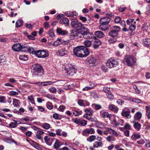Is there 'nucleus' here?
Returning a JSON list of instances; mask_svg holds the SVG:
<instances>
[{
  "label": "nucleus",
  "instance_id": "21",
  "mask_svg": "<svg viewBox=\"0 0 150 150\" xmlns=\"http://www.w3.org/2000/svg\"><path fill=\"white\" fill-rule=\"evenodd\" d=\"M95 36L99 38H102L105 35L104 33L100 31H97L94 33Z\"/></svg>",
  "mask_w": 150,
  "mask_h": 150
},
{
  "label": "nucleus",
  "instance_id": "25",
  "mask_svg": "<svg viewBox=\"0 0 150 150\" xmlns=\"http://www.w3.org/2000/svg\"><path fill=\"white\" fill-rule=\"evenodd\" d=\"M134 123V127L135 129L137 131H139L141 128V125L138 122H135L134 121L133 122Z\"/></svg>",
  "mask_w": 150,
  "mask_h": 150
},
{
  "label": "nucleus",
  "instance_id": "19",
  "mask_svg": "<svg viewBox=\"0 0 150 150\" xmlns=\"http://www.w3.org/2000/svg\"><path fill=\"white\" fill-rule=\"evenodd\" d=\"M101 116L103 118H109L110 119V115L107 112L101 111L100 112Z\"/></svg>",
  "mask_w": 150,
  "mask_h": 150
},
{
  "label": "nucleus",
  "instance_id": "51",
  "mask_svg": "<svg viewBox=\"0 0 150 150\" xmlns=\"http://www.w3.org/2000/svg\"><path fill=\"white\" fill-rule=\"evenodd\" d=\"M121 19L120 17H117L115 19V22L116 23H119L121 21Z\"/></svg>",
  "mask_w": 150,
  "mask_h": 150
},
{
  "label": "nucleus",
  "instance_id": "61",
  "mask_svg": "<svg viewBox=\"0 0 150 150\" xmlns=\"http://www.w3.org/2000/svg\"><path fill=\"white\" fill-rule=\"evenodd\" d=\"M10 93L11 95L13 96L18 94V93L17 92L15 91H11L10 92Z\"/></svg>",
  "mask_w": 150,
  "mask_h": 150
},
{
  "label": "nucleus",
  "instance_id": "56",
  "mask_svg": "<svg viewBox=\"0 0 150 150\" xmlns=\"http://www.w3.org/2000/svg\"><path fill=\"white\" fill-rule=\"evenodd\" d=\"M6 97L4 96H0V103H5Z\"/></svg>",
  "mask_w": 150,
  "mask_h": 150
},
{
  "label": "nucleus",
  "instance_id": "18",
  "mask_svg": "<svg viewBox=\"0 0 150 150\" xmlns=\"http://www.w3.org/2000/svg\"><path fill=\"white\" fill-rule=\"evenodd\" d=\"M62 145L61 142L58 140L56 139L54 145V148L57 150H60L59 149V147Z\"/></svg>",
  "mask_w": 150,
  "mask_h": 150
},
{
  "label": "nucleus",
  "instance_id": "59",
  "mask_svg": "<svg viewBox=\"0 0 150 150\" xmlns=\"http://www.w3.org/2000/svg\"><path fill=\"white\" fill-rule=\"evenodd\" d=\"M137 143L138 144H143L144 143L145 141L144 139H142L139 140L137 141Z\"/></svg>",
  "mask_w": 150,
  "mask_h": 150
},
{
  "label": "nucleus",
  "instance_id": "53",
  "mask_svg": "<svg viewBox=\"0 0 150 150\" xmlns=\"http://www.w3.org/2000/svg\"><path fill=\"white\" fill-rule=\"evenodd\" d=\"M79 19L81 20L84 23H85L87 21V18L85 17L80 16L79 17Z\"/></svg>",
  "mask_w": 150,
  "mask_h": 150
},
{
  "label": "nucleus",
  "instance_id": "55",
  "mask_svg": "<svg viewBox=\"0 0 150 150\" xmlns=\"http://www.w3.org/2000/svg\"><path fill=\"white\" fill-rule=\"evenodd\" d=\"M78 104L81 106H84L85 105L83 101L82 100H78Z\"/></svg>",
  "mask_w": 150,
  "mask_h": 150
},
{
  "label": "nucleus",
  "instance_id": "45",
  "mask_svg": "<svg viewBox=\"0 0 150 150\" xmlns=\"http://www.w3.org/2000/svg\"><path fill=\"white\" fill-rule=\"evenodd\" d=\"M83 117L91 122H92L93 121V119L91 117L90 115L86 114L83 116Z\"/></svg>",
  "mask_w": 150,
  "mask_h": 150
},
{
  "label": "nucleus",
  "instance_id": "8",
  "mask_svg": "<svg viewBox=\"0 0 150 150\" xmlns=\"http://www.w3.org/2000/svg\"><path fill=\"white\" fill-rule=\"evenodd\" d=\"M36 56L39 58H45L49 56V54L47 51L40 50L37 51Z\"/></svg>",
  "mask_w": 150,
  "mask_h": 150
},
{
  "label": "nucleus",
  "instance_id": "29",
  "mask_svg": "<svg viewBox=\"0 0 150 150\" xmlns=\"http://www.w3.org/2000/svg\"><path fill=\"white\" fill-rule=\"evenodd\" d=\"M109 109L112 111L117 112L118 111V108H116L114 105H109Z\"/></svg>",
  "mask_w": 150,
  "mask_h": 150
},
{
  "label": "nucleus",
  "instance_id": "15",
  "mask_svg": "<svg viewBox=\"0 0 150 150\" xmlns=\"http://www.w3.org/2000/svg\"><path fill=\"white\" fill-rule=\"evenodd\" d=\"M143 45L147 47H150V39L145 38L142 40Z\"/></svg>",
  "mask_w": 150,
  "mask_h": 150
},
{
  "label": "nucleus",
  "instance_id": "62",
  "mask_svg": "<svg viewBox=\"0 0 150 150\" xmlns=\"http://www.w3.org/2000/svg\"><path fill=\"white\" fill-rule=\"evenodd\" d=\"M113 122L115 126H118L120 125V123L118 122H117L115 119H113Z\"/></svg>",
  "mask_w": 150,
  "mask_h": 150
},
{
  "label": "nucleus",
  "instance_id": "17",
  "mask_svg": "<svg viewBox=\"0 0 150 150\" xmlns=\"http://www.w3.org/2000/svg\"><path fill=\"white\" fill-rule=\"evenodd\" d=\"M134 117L135 121L139 120L142 117V113L140 112H138L135 114Z\"/></svg>",
  "mask_w": 150,
  "mask_h": 150
},
{
  "label": "nucleus",
  "instance_id": "52",
  "mask_svg": "<svg viewBox=\"0 0 150 150\" xmlns=\"http://www.w3.org/2000/svg\"><path fill=\"white\" fill-rule=\"evenodd\" d=\"M49 90L51 92L55 93L56 92L57 89L55 88L52 87L49 89Z\"/></svg>",
  "mask_w": 150,
  "mask_h": 150
},
{
  "label": "nucleus",
  "instance_id": "16",
  "mask_svg": "<svg viewBox=\"0 0 150 150\" xmlns=\"http://www.w3.org/2000/svg\"><path fill=\"white\" fill-rule=\"evenodd\" d=\"M29 143L35 148L39 150H41L42 148L41 146H40L38 144L36 143L33 140H30L29 142Z\"/></svg>",
  "mask_w": 150,
  "mask_h": 150
},
{
  "label": "nucleus",
  "instance_id": "22",
  "mask_svg": "<svg viewBox=\"0 0 150 150\" xmlns=\"http://www.w3.org/2000/svg\"><path fill=\"white\" fill-rule=\"evenodd\" d=\"M101 44V41L98 40H96L94 42L93 44V47L96 49Z\"/></svg>",
  "mask_w": 150,
  "mask_h": 150
},
{
  "label": "nucleus",
  "instance_id": "60",
  "mask_svg": "<svg viewBox=\"0 0 150 150\" xmlns=\"http://www.w3.org/2000/svg\"><path fill=\"white\" fill-rule=\"evenodd\" d=\"M87 122L85 120H81V121L80 125L82 126H85L87 124Z\"/></svg>",
  "mask_w": 150,
  "mask_h": 150
},
{
  "label": "nucleus",
  "instance_id": "9",
  "mask_svg": "<svg viewBox=\"0 0 150 150\" xmlns=\"http://www.w3.org/2000/svg\"><path fill=\"white\" fill-rule=\"evenodd\" d=\"M71 19L73 20V21H71V25L72 27L74 28H80L83 27H84V24H82L79 22H78L77 20L74 18V19L71 18Z\"/></svg>",
  "mask_w": 150,
  "mask_h": 150
},
{
  "label": "nucleus",
  "instance_id": "42",
  "mask_svg": "<svg viewBox=\"0 0 150 150\" xmlns=\"http://www.w3.org/2000/svg\"><path fill=\"white\" fill-rule=\"evenodd\" d=\"M42 127L44 129H47L50 128V125L48 123H45L42 125Z\"/></svg>",
  "mask_w": 150,
  "mask_h": 150
},
{
  "label": "nucleus",
  "instance_id": "34",
  "mask_svg": "<svg viewBox=\"0 0 150 150\" xmlns=\"http://www.w3.org/2000/svg\"><path fill=\"white\" fill-rule=\"evenodd\" d=\"M141 138V135L139 134L134 133L131 137L132 139H139Z\"/></svg>",
  "mask_w": 150,
  "mask_h": 150
},
{
  "label": "nucleus",
  "instance_id": "13",
  "mask_svg": "<svg viewBox=\"0 0 150 150\" xmlns=\"http://www.w3.org/2000/svg\"><path fill=\"white\" fill-rule=\"evenodd\" d=\"M110 21V18L108 17H103L101 18L100 20V24L103 25L105 24L108 25V23Z\"/></svg>",
  "mask_w": 150,
  "mask_h": 150
},
{
  "label": "nucleus",
  "instance_id": "3",
  "mask_svg": "<svg viewBox=\"0 0 150 150\" xmlns=\"http://www.w3.org/2000/svg\"><path fill=\"white\" fill-rule=\"evenodd\" d=\"M43 71L42 67L40 64H36L33 70V76L35 77L41 76L43 74Z\"/></svg>",
  "mask_w": 150,
  "mask_h": 150
},
{
  "label": "nucleus",
  "instance_id": "50",
  "mask_svg": "<svg viewBox=\"0 0 150 150\" xmlns=\"http://www.w3.org/2000/svg\"><path fill=\"white\" fill-rule=\"evenodd\" d=\"M9 125L10 127L13 128L16 127L17 125L16 123L13 122H11L9 124Z\"/></svg>",
  "mask_w": 150,
  "mask_h": 150
},
{
  "label": "nucleus",
  "instance_id": "28",
  "mask_svg": "<svg viewBox=\"0 0 150 150\" xmlns=\"http://www.w3.org/2000/svg\"><path fill=\"white\" fill-rule=\"evenodd\" d=\"M62 43V39L61 38H58L57 39V40L54 42L53 45L54 46H57Z\"/></svg>",
  "mask_w": 150,
  "mask_h": 150
},
{
  "label": "nucleus",
  "instance_id": "39",
  "mask_svg": "<svg viewBox=\"0 0 150 150\" xmlns=\"http://www.w3.org/2000/svg\"><path fill=\"white\" fill-rule=\"evenodd\" d=\"M82 113V111L81 110L79 111H78L77 110H75L73 112V114L74 116H78L81 114Z\"/></svg>",
  "mask_w": 150,
  "mask_h": 150
},
{
  "label": "nucleus",
  "instance_id": "23",
  "mask_svg": "<svg viewBox=\"0 0 150 150\" xmlns=\"http://www.w3.org/2000/svg\"><path fill=\"white\" fill-rule=\"evenodd\" d=\"M103 25L102 24H100V26H99V29L105 31L107 30L109 28V25H106L105 24Z\"/></svg>",
  "mask_w": 150,
  "mask_h": 150
},
{
  "label": "nucleus",
  "instance_id": "35",
  "mask_svg": "<svg viewBox=\"0 0 150 150\" xmlns=\"http://www.w3.org/2000/svg\"><path fill=\"white\" fill-rule=\"evenodd\" d=\"M20 104V102L18 100L16 99H13V105L14 107H17L18 106H19Z\"/></svg>",
  "mask_w": 150,
  "mask_h": 150
},
{
  "label": "nucleus",
  "instance_id": "5",
  "mask_svg": "<svg viewBox=\"0 0 150 150\" xmlns=\"http://www.w3.org/2000/svg\"><path fill=\"white\" fill-rule=\"evenodd\" d=\"M124 62H126L128 66L132 67L134 65L136 62V60L132 56L127 55L124 59Z\"/></svg>",
  "mask_w": 150,
  "mask_h": 150
},
{
  "label": "nucleus",
  "instance_id": "14",
  "mask_svg": "<svg viewBox=\"0 0 150 150\" xmlns=\"http://www.w3.org/2000/svg\"><path fill=\"white\" fill-rule=\"evenodd\" d=\"M122 115L126 117L127 119L130 118L131 115L130 114V111L128 110H126L125 109H123L121 112Z\"/></svg>",
  "mask_w": 150,
  "mask_h": 150
},
{
  "label": "nucleus",
  "instance_id": "31",
  "mask_svg": "<svg viewBox=\"0 0 150 150\" xmlns=\"http://www.w3.org/2000/svg\"><path fill=\"white\" fill-rule=\"evenodd\" d=\"M23 21L22 20H18L16 23V27H20L23 24Z\"/></svg>",
  "mask_w": 150,
  "mask_h": 150
},
{
  "label": "nucleus",
  "instance_id": "54",
  "mask_svg": "<svg viewBox=\"0 0 150 150\" xmlns=\"http://www.w3.org/2000/svg\"><path fill=\"white\" fill-rule=\"evenodd\" d=\"M48 34L49 36L52 38H53L54 36V35L53 30H51L49 31Z\"/></svg>",
  "mask_w": 150,
  "mask_h": 150
},
{
  "label": "nucleus",
  "instance_id": "6",
  "mask_svg": "<svg viewBox=\"0 0 150 150\" xmlns=\"http://www.w3.org/2000/svg\"><path fill=\"white\" fill-rule=\"evenodd\" d=\"M118 60L111 58L108 59L106 63V65L109 68H112L115 67L118 64Z\"/></svg>",
  "mask_w": 150,
  "mask_h": 150
},
{
  "label": "nucleus",
  "instance_id": "47",
  "mask_svg": "<svg viewBox=\"0 0 150 150\" xmlns=\"http://www.w3.org/2000/svg\"><path fill=\"white\" fill-rule=\"evenodd\" d=\"M6 60V58L4 55L0 56V62L3 63L5 62Z\"/></svg>",
  "mask_w": 150,
  "mask_h": 150
},
{
  "label": "nucleus",
  "instance_id": "7",
  "mask_svg": "<svg viewBox=\"0 0 150 150\" xmlns=\"http://www.w3.org/2000/svg\"><path fill=\"white\" fill-rule=\"evenodd\" d=\"M110 31L109 32V35L112 37H115L118 34V32L120 30V28L118 26H112L110 28Z\"/></svg>",
  "mask_w": 150,
  "mask_h": 150
},
{
  "label": "nucleus",
  "instance_id": "12",
  "mask_svg": "<svg viewBox=\"0 0 150 150\" xmlns=\"http://www.w3.org/2000/svg\"><path fill=\"white\" fill-rule=\"evenodd\" d=\"M82 133L83 135L85 136L87 134H94L95 131L94 129L91 128L84 129L82 131Z\"/></svg>",
  "mask_w": 150,
  "mask_h": 150
},
{
  "label": "nucleus",
  "instance_id": "32",
  "mask_svg": "<svg viewBox=\"0 0 150 150\" xmlns=\"http://www.w3.org/2000/svg\"><path fill=\"white\" fill-rule=\"evenodd\" d=\"M102 143L101 142H96L93 145V146L94 148H97L98 147H100L102 146Z\"/></svg>",
  "mask_w": 150,
  "mask_h": 150
},
{
  "label": "nucleus",
  "instance_id": "63",
  "mask_svg": "<svg viewBox=\"0 0 150 150\" xmlns=\"http://www.w3.org/2000/svg\"><path fill=\"white\" fill-rule=\"evenodd\" d=\"M144 126L146 127V129H148L150 128V124L148 122H146L144 124Z\"/></svg>",
  "mask_w": 150,
  "mask_h": 150
},
{
  "label": "nucleus",
  "instance_id": "27",
  "mask_svg": "<svg viewBox=\"0 0 150 150\" xmlns=\"http://www.w3.org/2000/svg\"><path fill=\"white\" fill-rule=\"evenodd\" d=\"M69 21V20L67 18H64L63 19H61L59 22L60 23L62 24H67L68 23Z\"/></svg>",
  "mask_w": 150,
  "mask_h": 150
},
{
  "label": "nucleus",
  "instance_id": "11",
  "mask_svg": "<svg viewBox=\"0 0 150 150\" xmlns=\"http://www.w3.org/2000/svg\"><path fill=\"white\" fill-rule=\"evenodd\" d=\"M25 44L21 45L19 43H16L12 47V48L15 52H18L21 51L23 52L22 49L23 46H25Z\"/></svg>",
  "mask_w": 150,
  "mask_h": 150
},
{
  "label": "nucleus",
  "instance_id": "57",
  "mask_svg": "<svg viewBox=\"0 0 150 150\" xmlns=\"http://www.w3.org/2000/svg\"><path fill=\"white\" fill-rule=\"evenodd\" d=\"M125 129H129L131 128V126L129 124L126 123L124 126Z\"/></svg>",
  "mask_w": 150,
  "mask_h": 150
},
{
  "label": "nucleus",
  "instance_id": "46",
  "mask_svg": "<svg viewBox=\"0 0 150 150\" xmlns=\"http://www.w3.org/2000/svg\"><path fill=\"white\" fill-rule=\"evenodd\" d=\"M72 13L70 11H67L65 13V15L67 17H70L72 18Z\"/></svg>",
  "mask_w": 150,
  "mask_h": 150
},
{
  "label": "nucleus",
  "instance_id": "36",
  "mask_svg": "<svg viewBox=\"0 0 150 150\" xmlns=\"http://www.w3.org/2000/svg\"><path fill=\"white\" fill-rule=\"evenodd\" d=\"M96 139V137L95 135H91L87 138V140L91 142Z\"/></svg>",
  "mask_w": 150,
  "mask_h": 150
},
{
  "label": "nucleus",
  "instance_id": "2",
  "mask_svg": "<svg viewBox=\"0 0 150 150\" xmlns=\"http://www.w3.org/2000/svg\"><path fill=\"white\" fill-rule=\"evenodd\" d=\"M73 51L75 55L81 58L87 57L89 53L88 49L84 46L77 47L73 49Z\"/></svg>",
  "mask_w": 150,
  "mask_h": 150
},
{
  "label": "nucleus",
  "instance_id": "30",
  "mask_svg": "<svg viewBox=\"0 0 150 150\" xmlns=\"http://www.w3.org/2000/svg\"><path fill=\"white\" fill-rule=\"evenodd\" d=\"M85 111L86 112V115L90 116H92L93 112V110L90 109H86Z\"/></svg>",
  "mask_w": 150,
  "mask_h": 150
},
{
  "label": "nucleus",
  "instance_id": "49",
  "mask_svg": "<svg viewBox=\"0 0 150 150\" xmlns=\"http://www.w3.org/2000/svg\"><path fill=\"white\" fill-rule=\"evenodd\" d=\"M136 26L134 25H131L129 28V30L131 31H133L136 29Z\"/></svg>",
  "mask_w": 150,
  "mask_h": 150
},
{
  "label": "nucleus",
  "instance_id": "41",
  "mask_svg": "<svg viewBox=\"0 0 150 150\" xmlns=\"http://www.w3.org/2000/svg\"><path fill=\"white\" fill-rule=\"evenodd\" d=\"M106 95L107 97L110 100H113L114 99V96L110 91V93L106 94Z\"/></svg>",
  "mask_w": 150,
  "mask_h": 150
},
{
  "label": "nucleus",
  "instance_id": "64",
  "mask_svg": "<svg viewBox=\"0 0 150 150\" xmlns=\"http://www.w3.org/2000/svg\"><path fill=\"white\" fill-rule=\"evenodd\" d=\"M65 107L64 106H60L58 109V110L60 111H63Z\"/></svg>",
  "mask_w": 150,
  "mask_h": 150
},
{
  "label": "nucleus",
  "instance_id": "33",
  "mask_svg": "<svg viewBox=\"0 0 150 150\" xmlns=\"http://www.w3.org/2000/svg\"><path fill=\"white\" fill-rule=\"evenodd\" d=\"M92 106L93 108L97 110H99L102 108V106L100 105L95 103L93 104Z\"/></svg>",
  "mask_w": 150,
  "mask_h": 150
},
{
  "label": "nucleus",
  "instance_id": "58",
  "mask_svg": "<svg viewBox=\"0 0 150 150\" xmlns=\"http://www.w3.org/2000/svg\"><path fill=\"white\" fill-rule=\"evenodd\" d=\"M44 139L45 142L47 143L48 142L49 140L50 139V138L48 136H46L45 137Z\"/></svg>",
  "mask_w": 150,
  "mask_h": 150
},
{
  "label": "nucleus",
  "instance_id": "26",
  "mask_svg": "<svg viewBox=\"0 0 150 150\" xmlns=\"http://www.w3.org/2000/svg\"><path fill=\"white\" fill-rule=\"evenodd\" d=\"M58 53L59 54L62 56L67 54V51L64 49H61L58 51Z\"/></svg>",
  "mask_w": 150,
  "mask_h": 150
},
{
  "label": "nucleus",
  "instance_id": "44",
  "mask_svg": "<svg viewBox=\"0 0 150 150\" xmlns=\"http://www.w3.org/2000/svg\"><path fill=\"white\" fill-rule=\"evenodd\" d=\"M134 19L129 18L126 21V23L127 25H130L134 22Z\"/></svg>",
  "mask_w": 150,
  "mask_h": 150
},
{
  "label": "nucleus",
  "instance_id": "40",
  "mask_svg": "<svg viewBox=\"0 0 150 150\" xmlns=\"http://www.w3.org/2000/svg\"><path fill=\"white\" fill-rule=\"evenodd\" d=\"M46 106L47 108L50 110L52 109L53 108V106L52 104L49 102H47L46 104Z\"/></svg>",
  "mask_w": 150,
  "mask_h": 150
},
{
  "label": "nucleus",
  "instance_id": "37",
  "mask_svg": "<svg viewBox=\"0 0 150 150\" xmlns=\"http://www.w3.org/2000/svg\"><path fill=\"white\" fill-rule=\"evenodd\" d=\"M84 44L86 46L89 47L91 45V42L90 41L87 40L84 42Z\"/></svg>",
  "mask_w": 150,
  "mask_h": 150
},
{
  "label": "nucleus",
  "instance_id": "48",
  "mask_svg": "<svg viewBox=\"0 0 150 150\" xmlns=\"http://www.w3.org/2000/svg\"><path fill=\"white\" fill-rule=\"evenodd\" d=\"M103 90L106 93H108L110 92V89L108 87H104L103 88Z\"/></svg>",
  "mask_w": 150,
  "mask_h": 150
},
{
  "label": "nucleus",
  "instance_id": "43",
  "mask_svg": "<svg viewBox=\"0 0 150 150\" xmlns=\"http://www.w3.org/2000/svg\"><path fill=\"white\" fill-rule=\"evenodd\" d=\"M19 59H20L24 61H26L28 59L27 56L25 55H20Z\"/></svg>",
  "mask_w": 150,
  "mask_h": 150
},
{
  "label": "nucleus",
  "instance_id": "10",
  "mask_svg": "<svg viewBox=\"0 0 150 150\" xmlns=\"http://www.w3.org/2000/svg\"><path fill=\"white\" fill-rule=\"evenodd\" d=\"M22 49H23V52H29L30 53L35 54V55H36L37 51H35L34 48L30 47L28 45L25 44Z\"/></svg>",
  "mask_w": 150,
  "mask_h": 150
},
{
  "label": "nucleus",
  "instance_id": "20",
  "mask_svg": "<svg viewBox=\"0 0 150 150\" xmlns=\"http://www.w3.org/2000/svg\"><path fill=\"white\" fill-rule=\"evenodd\" d=\"M57 32L59 34L62 35H67L68 32L67 31L65 30H63L61 28H57Z\"/></svg>",
  "mask_w": 150,
  "mask_h": 150
},
{
  "label": "nucleus",
  "instance_id": "24",
  "mask_svg": "<svg viewBox=\"0 0 150 150\" xmlns=\"http://www.w3.org/2000/svg\"><path fill=\"white\" fill-rule=\"evenodd\" d=\"M87 61L90 64H95L96 62V59L93 57L88 58Z\"/></svg>",
  "mask_w": 150,
  "mask_h": 150
},
{
  "label": "nucleus",
  "instance_id": "4",
  "mask_svg": "<svg viewBox=\"0 0 150 150\" xmlns=\"http://www.w3.org/2000/svg\"><path fill=\"white\" fill-rule=\"evenodd\" d=\"M65 72L67 75L72 76L76 73L77 70L74 66L70 64H68L65 66Z\"/></svg>",
  "mask_w": 150,
  "mask_h": 150
},
{
  "label": "nucleus",
  "instance_id": "38",
  "mask_svg": "<svg viewBox=\"0 0 150 150\" xmlns=\"http://www.w3.org/2000/svg\"><path fill=\"white\" fill-rule=\"evenodd\" d=\"M130 100L132 102H136L138 103H141L142 102V101L140 99L136 98H132V99H130Z\"/></svg>",
  "mask_w": 150,
  "mask_h": 150
},
{
  "label": "nucleus",
  "instance_id": "1",
  "mask_svg": "<svg viewBox=\"0 0 150 150\" xmlns=\"http://www.w3.org/2000/svg\"><path fill=\"white\" fill-rule=\"evenodd\" d=\"M78 33L82 35L83 38L86 39H96V37L93 34L90 33L89 30L85 27L79 28L77 30L74 31L71 30L70 31V37L71 39L77 38Z\"/></svg>",
  "mask_w": 150,
  "mask_h": 150
}]
</instances>
